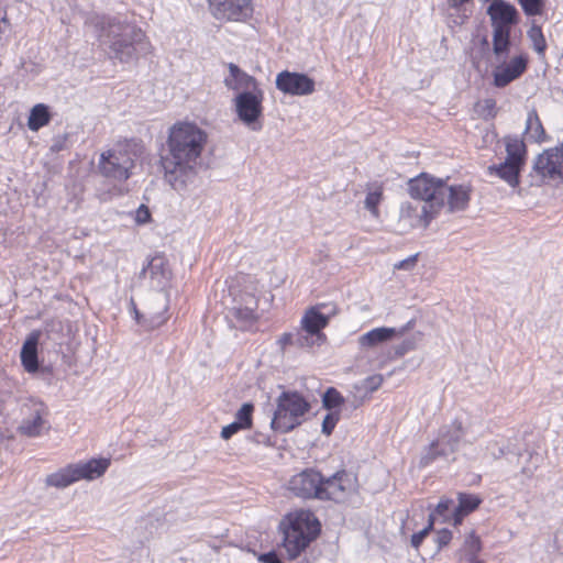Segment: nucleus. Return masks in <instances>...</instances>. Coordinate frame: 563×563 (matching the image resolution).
Wrapping results in <instances>:
<instances>
[{
	"instance_id": "1",
	"label": "nucleus",
	"mask_w": 563,
	"mask_h": 563,
	"mask_svg": "<svg viewBox=\"0 0 563 563\" xmlns=\"http://www.w3.org/2000/svg\"><path fill=\"white\" fill-rule=\"evenodd\" d=\"M207 140V133L195 123L179 122L169 129L161 165L165 180L176 191H185L195 183Z\"/></svg>"
},
{
	"instance_id": "2",
	"label": "nucleus",
	"mask_w": 563,
	"mask_h": 563,
	"mask_svg": "<svg viewBox=\"0 0 563 563\" xmlns=\"http://www.w3.org/2000/svg\"><path fill=\"white\" fill-rule=\"evenodd\" d=\"M86 24L93 29L109 57L130 63L151 53L152 45L137 25L118 16L92 15Z\"/></svg>"
},
{
	"instance_id": "3",
	"label": "nucleus",
	"mask_w": 563,
	"mask_h": 563,
	"mask_svg": "<svg viewBox=\"0 0 563 563\" xmlns=\"http://www.w3.org/2000/svg\"><path fill=\"white\" fill-rule=\"evenodd\" d=\"M279 527L283 531V548L288 560L297 559L321 531L318 518L309 510L288 514Z\"/></svg>"
},
{
	"instance_id": "4",
	"label": "nucleus",
	"mask_w": 563,
	"mask_h": 563,
	"mask_svg": "<svg viewBox=\"0 0 563 563\" xmlns=\"http://www.w3.org/2000/svg\"><path fill=\"white\" fill-rule=\"evenodd\" d=\"M493 27V46L497 53L505 52L507 45H511V27L519 21L517 9L503 0H494L487 9Z\"/></svg>"
},
{
	"instance_id": "5",
	"label": "nucleus",
	"mask_w": 563,
	"mask_h": 563,
	"mask_svg": "<svg viewBox=\"0 0 563 563\" xmlns=\"http://www.w3.org/2000/svg\"><path fill=\"white\" fill-rule=\"evenodd\" d=\"M309 409V402L300 394L283 393L277 398L272 428L282 433L289 432L301 423V418Z\"/></svg>"
},
{
	"instance_id": "6",
	"label": "nucleus",
	"mask_w": 563,
	"mask_h": 563,
	"mask_svg": "<svg viewBox=\"0 0 563 563\" xmlns=\"http://www.w3.org/2000/svg\"><path fill=\"white\" fill-rule=\"evenodd\" d=\"M506 146V159L499 165L488 167L490 175H497L509 186L517 187L519 185V175L526 163L527 148L521 139L516 135H508L504 139Z\"/></svg>"
},
{
	"instance_id": "7",
	"label": "nucleus",
	"mask_w": 563,
	"mask_h": 563,
	"mask_svg": "<svg viewBox=\"0 0 563 563\" xmlns=\"http://www.w3.org/2000/svg\"><path fill=\"white\" fill-rule=\"evenodd\" d=\"M511 45H507L503 53H497L495 46L492 49L493 85L496 88H505L518 79L527 69L528 57L523 54L509 58Z\"/></svg>"
},
{
	"instance_id": "8",
	"label": "nucleus",
	"mask_w": 563,
	"mask_h": 563,
	"mask_svg": "<svg viewBox=\"0 0 563 563\" xmlns=\"http://www.w3.org/2000/svg\"><path fill=\"white\" fill-rule=\"evenodd\" d=\"M136 154L128 146H118L100 155L98 168L109 179L125 181L135 166Z\"/></svg>"
},
{
	"instance_id": "9",
	"label": "nucleus",
	"mask_w": 563,
	"mask_h": 563,
	"mask_svg": "<svg viewBox=\"0 0 563 563\" xmlns=\"http://www.w3.org/2000/svg\"><path fill=\"white\" fill-rule=\"evenodd\" d=\"M410 196L429 210L438 213L443 208L444 180L421 174L408 184Z\"/></svg>"
},
{
	"instance_id": "10",
	"label": "nucleus",
	"mask_w": 563,
	"mask_h": 563,
	"mask_svg": "<svg viewBox=\"0 0 563 563\" xmlns=\"http://www.w3.org/2000/svg\"><path fill=\"white\" fill-rule=\"evenodd\" d=\"M264 91L254 89L253 91H241L233 99L234 109L239 120L252 131H260L263 128L261 118L263 117Z\"/></svg>"
},
{
	"instance_id": "11",
	"label": "nucleus",
	"mask_w": 563,
	"mask_h": 563,
	"mask_svg": "<svg viewBox=\"0 0 563 563\" xmlns=\"http://www.w3.org/2000/svg\"><path fill=\"white\" fill-rule=\"evenodd\" d=\"M169 306V295L165 289L153 291L145 300L144 311L135 310V319L150 328L162 325L166 320Z\"/></svg>"
},
{
	"instance_id": "12",
	"label": "nucleus",
	"mask_w": 563,
	"mask_h": 563,
	"mask_svg": "<svg viewBox=\"0 0 563 563\" xmlns=\"http://www.w3.org/2000/svg\"><path fill=\"white\" fill-rule=\"evenodd\" d=\"M355 488L354 477L346 471H338L330 477L322 476L320 494L317 499L333 500L335 503L344 501Z\"/></svg>"
},
{
	"instance_id": "13",
	"label": "nucleus",
	"mask_w": 563,
	"mask_h": 563,
	"mask_svg": "<svg viewBox=\"0 0 563 563\" xmlns=\"http://www.w3.org/2000/svg\"><path fill=\"white\" fill-rule=\"evenodd\" d=\"M533 172L539 177V183L545 179L563 181V143L539 154L533 164Z\"/></svg>"
},
{
	"instance_id": "14",
	"label": "nucleus",
	"mask_w": 563,
	"mask_h": 563,
	"mask_svg": "<svg viewBox=\"0 0 563 563\" xmlns=\"http://www.w3.org/2000/svg\"><path fill=\"white\" fill-rule=\"evenodd\" d=\"M276 88L285 95L309 96L316 90V82L303 73L283 70L276 76Z\"/></svg>"
},
{
	"instance_id": "15",
	"label": "nucleus",
	"mask_w": 563,
	"mask_h": 563,
	"mask_svg": "<svg viewBox=\"0 0 563 563\" xmlns=\"http://www.w3.org/2000/svg\"><path fill=\"white\" fill-rule=\"evenodd\" d=\"M321 484L322 474L313 468H307L289 479L288 489L297 497L317 499Z\"/></svg>"
},
{
	"instance_id": "16",
	"label": "nucleus",
	"mask_w": 563,
	"mask_h": 563,
	"mask_svg": "<svg viewBox=\"0 0 563 563\" xmlns=\"http://www.w3.org/2000/svg\"><path fill=\"white\" fill-rule=\"evenodd\" d=\"M437 214L418 202H405L400 207L399 232L406 233L417 227L427 228Z\"/></svg>"
},
{
	"instance_id": "17",
	"label": "nucleus",
	"mask_w": 563,
	"mask_h": 563,
	"mask_svg": "<svg viewBox=\"0 0 563 563\" xmlns=\"http://www.w3.org/2000/svg\"><path fill=\"white\" fill-rule=\"evenodd\" d=\"M214 18L219 20L241 21L251 12V0H209Z\"/></svg>"
},
{
	"instance_id": "18",
	"label": "nucleus",
	"mask_w": 563,
	"mask_h": 563,
	"mask_svg": "<svg viewBox=\"0 0 563 563\" xmlns=\"http://www.w3.org/2000/svg\"><path fill=\"white\" fill-rule=\"evenodd\" d=\"M229 76L224 78V86L235 91H253L260 89L257 80L242 70L238 65L230 63L228 65Z\"/></svg>"
},
{
	"instance_id": "19",
	"label": "nucleus",
	"mask_w": 563,
	"mask_h": 563,
	"mask_svg": "<svg viewBox=\"0 0 563 563\" xmlns=\"http://www.w3.org/2000/svg\"><path fill=\"white\" fill-rule=\"evenodd\" d=\"M110 466L109 459H91L87 462L71 464L76 482L80 479L92 481L102 476Z\"/></svg>"
},
{
	"instance_id": "20",
	"label": "nucleus",
	"mask_w": 563,
	"mask_h": 563,
	"mask_svg": "<svg viewBox=\"0 0 563 563\" xmlns=\"http://www.w3.org/2000/svg\"><path fill=\"white\" fill-rule=\"evenodd\" d=\"M30 417L24 418L20 423L18 430L20 433L27 437H37L41 434L45 421L43 415L45 413V407L42 402H33L30 410Z\"/></svg>"
},
{
	"instance_id": "21",
	"label": "nucleus",
	"mask_w": 563,
	"mask_h": 563,
	"mask_svg": "<svg viewBox=\"0 0 563 563\" xmlns=\"http://www.w3.org/2000/svg\"><path fill=\"white\" fill-rule=\"evenodd\" d=\"M40 340V332L33 331L31 332L26 340L24 341L20 358L22 366L27 373H35L38 369V358H37V345Z\"/></svg>"
},
{
	"instance_id": "22",
	"label": "nucleus",
	"mask_w": 563,
	"mask_h": 563,
	"mask_svg": "<svg viewBox=\"0 0 563 563\" xmlns=\"http://www.w3.org/2000/svg\"><path fill=\"white\" fill-rule=\"evenodd\" d=\"M443 207L446 205L450 212L464 210L470 201V190L462 186H450L444 181Z\"/></svg>"
},
{
	"instance_id": "23",
	"label": "nucleus",
	"mask_w": 563,
	"mask_h": 563,
	"mask_svg": "<svg viewBox=\"0 0 563 563\" xmlns=\"http://www.w3.org/2000/svg\"><path fill=\"white\" fill-rule=\"evenodd\" d=\"M329 318L319 311L317 308H310L306 311L301 319V327L306 329L308 333L321 335L323 340L327 339L322 330L327 327Z\"/></svg>"
},
{
	"instance_id": "24",
	"label": "nucleus",
	"mask_w": 563,
	"mask_h": 563,
	"mask_svg": "<svg viewBox=\"0 0 563 563\" xmlns=\"http://www.w3.org/2000/svg\"><path fill=\"white\" fill-rule=\"evenodd\" d=\"M463 435L464 429L462 422L454 420L450 424L441 427L438 434V444H445L449 451H456Z\"/></svg>"
},
{
	"instance_id": "25",
	"label": "nucleus",
	"mask_w": 563,
	"mask_h": 563,
	"mask_svg": "<svg viewBox=\"0 0 563 563\" xmlns=\"http://www.w3.org/2000/svg\"><path fill=\"white\" fill-rule=\"evenodd\" d=\"M365 191L364 208L374 219H379L380 211L378 207L384 198L383 185L378 183L366 184Z\"/></svg>"
},
{
	"instance_id": "26",
	"label": "nucleus",
	"mask_w": 563,
	"mask_h": 563,
	"mask_svg": "<svg viewBox=\"0 0 563 563\" xmlns=\"http://www.w3.org/2000/svg\"><path fill=\"white\" fill-rule=\"evenodd\" d=\"M396 331L394 328H376L358 338L362 347H375L380 343L389 341Z\"/></svg>"
},
{
	"instance_id": "27",
	"label": "nucleus",
	"mask_w": 563,
	"mask_h": 563,
	"mask_svg": "<svg viewBox=\"0 0 563 563\" xmlns=\"http://www.w3.org/2000/svg\"><path fill=\"white\" fill-rule=\"evenodd\" d=\"M455 508L456 505L454 500L443 497L440 499L434 510L429 515V520H432L433 525L440 519L443 522H450L455 526Z\"/></svg>"
},
{
	"instance_id": "28",
	"label": "nucleus",
	"mask_w": 563,
	"mask_h": 563,
	"mask_svg": "<svg viewBox=\"0 0 563 563\" xmlns=\"http://www.w3.org/2000/svg\"><path fill=\"white\" fill-rule=\"evenodd\" d=\"M525 135L529 141L537 143H541L545 140V131L536 109L528 112Z\"/></svg>"
},
{
	"instance_id": "29",
	"label": "nucleus",
	"mask_w": 563,
	"mask_h": 563,
	"mask_svg": "<svg viewBox=\"0 0 563 563\" xmlns=\"http://www.w3.org/2000/svg\"><path fill=\"white\" fill-rule=\"evenodd\" d=\"M481 501V498L476 495L460 493L459 504L455 508V526H459L465 516L475 510Z\"/></svg>"
},
{
	"instance_id": "30",
	"label": "nucleus",
	"mask_w": 563,
	"mask_h": 563,
	"mask_svg": "<svg viewBox=\"0 0 563 563\" xmlns=\"http://www.w3.org/2000/svg\"><path fill=\"white\" fill-rule=\"evenodd\" d=\"M51 121L48 107L44 103L35 104L29 115L27 126L31 131H38L41 128L47 125Z\"/></svg>"
},
{
	"instance_id": "31",
	"label": "nucleus",
	"mask_w": 563,
	"mask_h": 563,
	"mask_svg": "<svg viewBox=\"0 0 563 563\" xmlns=\"http://www.w3.org/2000/svg\"><path fill=\"white\" fill-rule=\"evenodd\" d=\"M76 482L71 464L46 476L45 484L51 487L65 488Z\"/></svg>"
},
{
	"instance_id": "32",
	"label": "nucleus",
	"mask_w": 563,
	"mask_h": 563,
	"mask_svg": "<svg viewBox=\"0 0 563 563\" xmlns=\"http://www.w3.org/2000/svg\"><path fill=\"white\" fill-rule=\"evenodd\" d=\"M439 437L430 443L420 459V465L427 466L440 457L446 459L455 451H449L445 444H438Z\"/></svg>"
},
{
	"instance_id": "33",
	"label": "nucleus",
	"mask_w": 563,
	"mask_h": 563,
	"mask_svg": "<svg viewBox=\"0 0 563 563\" xmlns=\"http://www.w3.org/2000/svg\"><path fill=\"white\" fill-rule=\"evenodd\" d=\"M325 340L321 335L310 334L306 329L299 328L295 331V346L301 349H311L320 346Z\"/></svg>"
},
{
	"instance_id": "34",
	"label": "nucleus",
	"mask_w": 563,
	"mask_h": 563,
	"mask_svg": "<svg viewBox=\"0 0 563 563\" xmlns=\"http://www.w3.org/2000/svg\"><path fill=\"white\" fill-rule=\"evenodd\" d=\"M161 275L163 279L167 280L169 278V271L165 267V262L163 257H154L150 261L148 265L143 268L142 275H150L154 278L157 275Z\"/></svg>"
},
{
	"instance_id": "35",
	"label": "nucleus",
	"mask_w": 563,
	"mask_h": 563,
	"mask_svg": "<svg viewBox=\"0 0 563 563\" xmlns=\"http://www.w3.org/2000/svg\"><path fill=\"white\" fill-rule=\"evenodd\" d=\"M493 42L489 43L487 36H477L474 40V53L472 54L473 63L477 59L490 56L492 57Z\"/></svg>"
},
{
	"instance_id": "36",
	"label": "nucleus",
	"mask_w": 563,
	"mask_h": 563,
	"mask_svg": "<svg viewBox=\"0 0 563 563\" xmlns=\"http://www.w3.org/2000/svg\"><path fill=\"white\" fill-rule=\"evenodd\" d=\"M528 37L532 42L533 49L538 54H543L547 48V42L539 25L532 24L528 31Z\"/></svg>"
},
{
	"instance_id": "37",
	"label": "nucleus",
	"mask_w": 563,
	"mask_h": 563,
	"mask_svg": "<svg viewBox=\"0 0 563 563\" xmlns=\"http://www.w3.org/2000/svg\"><path fill=\"white\" fill-rule=\"evenodd\" d=\"M322 402L324 408L332 410L339 408L344 398L334 387H329L322 396Z\"/></svg>"
},
{
	"instance_id": "38",
	"label": "nucleus",
	"mask_w": 563,
	"mask_h": 563,
	"mask_svg": "<svg viewBox=\"0 0 563 563\" xmlns=\"http://www.w3.org/2000/svg\"><path fill=\"white\" fill-rule=\"evenodd\" d=\"M253 410L254 406L251 402L243 404L235 415L234 422H238L243 429L251 428Z\"/></svg>"
},
{
	"instance_id": "39",
	"label": "nucleus",
	"mask_w": 563,
	"mask_h": 563,
	"mask_svg": "<svg viewBox=\"0 0 563 563\" xmlns=\"http://www.w3.org/2000/svg\"><path fill=\"white\" fill-rule=\"evenodd\" d=\"M481 549L482 544L479 537H477L474 531H471L464 540V544L462 548L463 553L465 554L466 558L471 555H477Z\"/></svg>"
},
{
	"instance_id": "40",
	"label": "nucleus",
	"mask_w": 563,
	"mask_h": 563,
	"mask_svg": "<svg viewBox=\"0 0 563 563\" xmlns=\"http://www.w3.org/2000/svg\"><path fill=\"white\" fill-rule=\"evenodd\" d=\"M523 12L528 16H534L542 13L544 0H517Z\"/></svg>"
},
{
	"instance_id": "41",
	"label": "nucleus",
	"mask_w": 563,
	"mask_h": 563,
	"mask_svg": "<svg viewBox=\"0 0 563 563\" xmlns=\"http://www.w3.org/2000/svg\"><path fill=\"white\" fill-rule=\"evenodd\" d=\"M234 316L242 321L249 322L253 321L257 318V310L252 309V307H245L239 305L238 307L233 308Z\"/></svg>"
},
{
	"instance_id": "42",
	"label": "nucleus",
	"mask_w": 563,
	"mask_h": 563,
	"mask_svg": "<svg viewBox=\"0 0 563 563\" xmlns=\"http://www.w3.org/2000/svg\"><path fill=\"white\" fill-rule=\"evenodd\" d=\"M432 528H433L432 520H428L427 527H424L419 532L413 533L411 536V540H410L412 548L418 549L420 547V544L422 543V541L424 540V538L430 533Z\"/></svg>"
},
{
	"instance_id": "43",
	"label": "nucleus",
	"mask_w": 563,
	"mask_h": 563,
	"mask_svg": "<svg viewBox=\"0 0 563 563\" xmlns=\"http://www.w3.org/2000/svg\"><path fill=\"white\" fill-rule=\"evenodd\" d=\"M339 421L338 412L328 413L322 421V432L330 435Z\"/></svg>"
},
{
	"instance_id": "44",
	"label": "nucleus",
	"mask_w": 563,
	"mask_h": 563,
	"mask_svg": "<svg viewBox=\"0 0 563 563\" xmlns=\"http://www.w3.org/2000/svg\"><path fill=\"white\" fill-rule=\"evenodd\" d=\"M452 540V532L448 529L439 530L435 534V543L438 545V551L443 547H446Z\"/></svg>"
},
{
	"instance_id": "45",
	"label": "nucleus",
	"mask_w": 563,
	"mask_h": 563,
	"mask_svg": "<svg viewBox=\"0 0 563 563\" xmlns=\"http://www.w3.org/2000/svg\"><path fill=\"white\" fill-rule=\"evenodd\" d=\"M417 260H418V254L410 255L409 257L395 263L394 269L411 271L416 266Z\"/></svg>"
},
{
	"instance_id": "46",
	"label": "nucleus",
	"mask_w": 563,
	"mask_h": 563,
	"mask_svg": "<svg viewBox=\"0 0 563 563\" xmlns=\"http://www.w3.org/2000/svg\"><path fill=\"white\" fill-rule=\"evenodd\" d=\"M384 378L382 375H373L364 380V387L369 391H375L382 386Z\"/></svg>"
},
{
	"instance_id": "47",
	"label": "nucleus",
	"mask_w": 563,
	"mask_h": 563,
	"mask_svg": "<svg viewBox=\"0 0 563 563\" xmlns=\"http://www.w3.org/2000/svg\"><path fill=\"white\" fill-rule=\"evenodd\" d=\"M151 220V212L145 205H141L135 213V221L139 224L147 223Z\"/></svg>"
},
{
	"instance_id": "48",
	"label": "nucleus",
	"mask_w": 563,
	"mask_h": 563,
	"mask_svg": "<svg viewBox=\"0 0 563 563\" xmlns=\"http://www.w3.org/2000/svg\"><path fill=\"white\" fill-rule=\"evenodd\" d=\"M243 428L238 422L233 421L232 423L222 428L221 438L223 440H229L233 434H235L236 432H239Z\"/></svg>"
},
{
	"instance_id": "49",
	"label": "nucleus",
	"mask_w": 563,
	"mask_h": 563,
	"mask_svg": "<svg viewBox=\"0 0 563 563\" xmlns=\"http://www.w3.org/2000/svg\"><path fill=\"white\" fill-rule=\"evenodd\" d=\"M483 113L485 115H488L490 118H494L496 115V101L492 98H487L483 100L482 103Z\"/></svg>"
},
{
	"instance_id": "50",
	"label": "nucleus",
	"mask_w": 563,
	"mask_h": 563,
	"mask_svg": "<svg viewBox=\"0 0 563 563\" xmlns=\"http://www.w3.org/2000/svg\"><path fill=\"white\" fill-rule=\"evenodd\" d=\"M241 306L252 307V309L257 310V299L253 294L245 292L241 295Z\"/></svg>"
},
{
	"instance_id": "51",
	"label": "nucleus",
	"mask_w": 563,
	"mask_h": 563,
	"mask_svg": "<svg viewBox=\"0 0 563 563\" xmlns=\"http://www.w3.org/2000/svg\"><path fill=\"white\" fill-rule=\"evenodd\" d=\"M278 343L282 349H285L288 345L295 346V332L284 333L279 339Z\"/></svg>"
},
{
	"instance_id": "52",
	"label": "nucleus",
	"mask_w": 563,
	"mask_h": 563,
	"mask_svg": "<svg viewBox=\"0 0 563 563\" xmlns=\"http://www.w3.org/2000/svg\"><path fill=\"white\" fill-rule=\"evenodd\" d=\"M258 561L262 563H283L274 551L261 554Z\"/></svg>"
},
{
	"instance_id": "53",
	"label": "nucleus",
	"mask_w": 563,
	"mask_h": 563,
	"mask_svg": "<svg viewBox=\"0 0 563 563\" xmlns=\"http://www.w3.org/2000/svg\"><path fill=\"white\" fill-rule=\"evenodd\" d=\"M449 5L452 8V9H455V10H460V8L468 2L470 0H446Z\"/></svg>"
},
{
	"instance_id": "54",
	"label": "nucleus",
	"mask_w": 563,
	"mask_h": 563,
	"mask_svg": "<svg viewBox=\"0 0 563 563\" xmlns=\"http://www.w3.org/2000/svg\"><path fill=\"white\" fill-rule=\"evenodd\" d=\"M467 560V563H484L483 561H481L477 555H471V556H467L466 558Z\"/></svg>"
},
{
	"instance_id": "55",
	"label": "nucleus",
	"mask_w": 563,
	"mask_h": 563,
	"mask_svg": "<svg viewBox=\"0 0 563 563\" xmlns=\"http://www.w3.org/2000/svg\"><path fill=\"white\" fill-rule=\"evenodd\" d=\"M52 148H53V151H60L63 148L62 142L56 140L54 145L52 146Z\"/></svg>"
},
{
	"instance_id": "56",
	"label": "nucleus",
	"mask_w": 563,
	"mask_h": 563,
	"mask_svg": "<svg viewBox=\"0 0 563 563\" xmlns=\"http://www.w3.org/2000/svg\"><path fill=\"white\" fill-rule=\"evenodd\" d=\"M412 349V345L409 343H404V346L401 347V353H405L406 351Z\"/></svg>"
},
{
	"instance_id": "57",
	"label": "nucleus",
	"mask_w": 563,
	"mask_h": 563,
	"mask_svg": "<svg viewBox=\"0 0 563 563\" xmlns=\"http://www.w3.org/2000/svg\"><path fill=\"white\" fill-rule=\"evenodd\" d=\"M504 454H505V450L503 448H499V454H496L495 452H493V455L495 459H499Z\"/></svg>"
},
{
	"instance_id": "58",
	"label": "nucleus",
	"mask_w": 563,
	"mask_h": 563,
	"mask_svg": "<svg viewBox=\"0 0 563 563\" xmlns=\"http://www.w3.org/2000/svg\"><path fill=\"white\" fill-rule=\"evenodd\" d=\"M1 21H2L3 23H7V18H5V16H4V18H2V20H1Z\"/></svg>"
}]
</instances>
